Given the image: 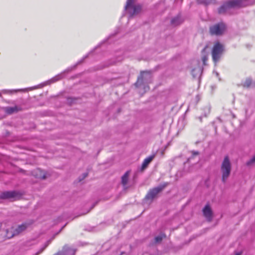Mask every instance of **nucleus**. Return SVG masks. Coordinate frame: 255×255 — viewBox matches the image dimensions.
<instances>
[{
    "mask_svg": "<svg viewBox=\"0 0 255 255\" xmlns=\"http://www.w3.org/2000/svg\"><path fill=\"white\" fill-rule=\"evenodd\" d=\"M221 170L222 174V181L224 182L229 176L231 170V164L228 156H226L222 162Z\"/></svg>",
    "mask_w": 255,
    "mask_h": 255,
    "instance_id": "nucleus-3",
    "label": "nucleus"
},
{
    "mask_svg": "<svg viewBox=\"0 0 255 255\" xmlns=\"http://www.w3.org/2000/svg\"><path fill=\"white\" fill-rule=\"evenodd\" d=\"M224 50V46L220 42H217L214 44L212 49V56L215 63H217L219 61Z\"/></svg>",
    "mask_w": 255,
    "mask_h": 255,
    "instance_id": "nucleus-4",
    "label": "nucleus"
},
{
    "mask_svg": "<svg viewBox=\"0 0 255 255\" xmlns=\"http://www.w3.org/2000/svg\"><path fill=\"white\" fill-rule=\"evenodd\" d=\"M204 216L210 221L212 218V212L211 208L207 205L203 210Z\"/></svg>",
    "mask_w": 255,
    "mask_h": 255,
    "instance_id": "nucleus-11",
    "label": "nucleus"
},
{
    "mask_svg": "<svg viewBox=\"0 0 255 255\" xmlns=\"http://www.w3.org/2000/svg\"><path fill=\"white\" fill-rule=\"evenodd\" d=\"M125 9L130 16H132L137 14L140 11L141 7L140 5L135 3L134 0H127Z\"/></svg>",
    "mask_w": 255,
    "mask_h": 255,
    "instance_id": "nucleus-2",
    "label": "nucleus"
},
{
    "mask_svg": "<svg viewBox=\"0 0 255 255\" xmlns=\"http://www.w3.org/2000/svg\"><path fill=\"white\" fill-rule=\"evenodd\" d=\"M144 89H145V91L148 90H149V87L148 86L145 87H144Z\"/></svg>",
    "mask_w": 255,
    "mask_h": 255,
    "instance_id": "nucleus-27",
    "label": "nucleus"
},
{
    "mask_svg": "<svg viewBox=\"0 0 255 255\" xmlns=\"http://www.w3.org/2000/svg\"><path fill=\"white\" fill-rule=\"evenodd\" d=\"M130 173L129 171H127L122 177V184L125 187L128 181V177Z\"/></svg>",
    "mask_w": 255,
    "mask_h": 255,
    "instance_id": "nucleus-13",
    "label": "nucleus"
},
{
    "mask_svg": "<svg viewBox=\"0 0 255 255\" xmlns=\"http://www.w3.org/2000/svg\"><path fill=\"white\" fill-rule=\"evenodd\" d=\"M216 75H217V76H218V73H216Z\"/></svg>",
    "mask_w": 255,
    "mask_h": 255,
    "instance_id": "nucleus-31",
    "label": "nucleus"
},
{
    "mask_svg": "<svg viewBox=\"0 0 255 255\" xmlns=\"http://www.w3.org/2000/svg\"><path fill=\"white\" fill-rule=\"evenodd\" d=\"M151 75L148 72H142L140 76L138 78L135 84L137 87H140L143 82H146L148 79H150Z\"/></svg>",
    "mask_w": 255,
    "mask_h": 255,
    "instance_id": "nucleus-8",
    "label": "nucleus"
},
{
    "mask_svg": "<svg viewBox=\"0 0 255 255\" xmlns=\"http://www.w3.org/2000/svg\"><path fill=\"white\" fill-rule=\"evenodd\" d=\"M5 112L8 114H11L14 112H17V108L16 107H6L4 108Z\"/></svg>",
    "mask_w": 255,
    "mask_h": 255,
    "instance_id": "nucleus-16",
    "label": "nucleus"
},
{
    "mask_svg": "<svg viewBox=\"0 0 255 255\" xmlns=\"http://www.w3.org/2000/svg\"><path fill=\"white\" fill-rule=\"evenodd\" d=\"M235 255H241V253L240 252L236 253Z\"/></svg>",
    "mask_w": 255,
    "mask_h": 255,
    "instance_id": "nucleus-28",
    "label": "nucleus"
},
{
    "mask_svg": "<svg viewBox=\"0 0 255 255\" xmlns=\"http://www.w3.org/2000/svg\"><path fill=\"white\" fill-rule=\"evenodd\" d=\"M49 243H47L43 247H42L40 250L37 252L35 255H38L39 254H40L47 247V246L48 245Z\"/></svg>",
    "mask_w": 255,
    "mask_h": 255,
    "instance_id": "nucleus-23",
    "label": "nucleus"
},
{
    "mask_svg": "<svg viewBox=\"0 0 255 255\" xmlns=\"http://www.w3.org/2000/svg\"><path fill=\"white\" fill-rule=\"evenodd\" d=\"M18 194L15 191H6L2 193L0 197L1 199H15Z\"/></svg>",
    "mask_w": 255,
    "mask_h": 255,
    "instance_id": "nucleus-9",
    "label": "nucleus"
},
{
    "mask_svg": "<svg viewBox=\"0 0 255 255\" xmlns=\"http://www.w3.org/2000/svg\"><path fill=\"white\" fill-rule=\"evenodd\" d=\"M63 74H64L63 73H61L60 74H58V75L55 76V77H54L53 78H52L50 80H49L47 82H46V83L47 84H50V83H52L55 82H56L57 81H59L60 79L63 78Z\"/></svg>",
    "mask_w": 255,
    "mask_h": 255,
    "instance_id": "nucleus-15",
    "label": "nucleus"
},
{
    "mask_svg": "<svg viewBox=\"0 0 255 255\" xmlns=\"http://www.w3.org/2000/svg\"><path fill=\"white\" fill-rule=\"evenodd\" d=\"M28 227V224L26 223L22 224L19 225L17 228L14 229L13 228L8 230L6 232V237L8 238H10L14 236L17 235L21 233L24 231Z\"/></svg>",
    "mask_w": 255,
    "mask_h": 255,
    "instance_id": "nucleus-7",
    "label": "nucleus"
},
{
    "mask_svg": "<svg viewBox=\"0 0 255 255\" xmlns=\"http://www.w3.org/2000/svg\"><path fill=\"white\" fill-rule=\"evenodd\" d=\"M87 176V173L84 174V178L86 177Z\"/></svg>",
    "mask_w": 255,
    "mask_h": 255,
    "instance_id": "nucleus-29",
    "label": "nucleus"
},
{
    "mask_svg": "<svg viewBox=\"0 0 255 255\" xmlns=\"http://www.w3.org/2000/svg\"><path fill=\"white\" fill-rule=\"evenodd\" d=\"M215 1V0H197L198 3L206 5L214 3Z\"/></svg>",
    "mask_w": 255,
    "mask_h": 255,
    "instance_id": "nucleus-19",
    "label": "nucleus"
},
{
    "mask_svg": "<svg viewBox=\"0 0 255 255\" xmlns=\"http://www.w3.org/2000/svg\"><path fill=\"white\" fill-rule=\"evenodd\" d=\"M249 4V2L247 0H229L225 1L218 8V12L220 14H224L231 8L246 6Z\"/></svg>",
    "mask_w": 255,
    "mask_h": 255,
    "instance_id": "nucleus-1",
    "label": "nucleus"
},
{
    "mask_svg": "<svg viewBox=\"0 0 255 255\" xmlns=\"http://www.w3.org/2000/svg\"><path fill=\"white\" fill-rule=\"evenodd\" d=\"M165 237V235L164 234H160L159 235L155 237L154 241L156 243H159L161 242L162 239Z\"/></svg>",
    "mask_w": 255,
    "mask_h": 255,
    "instance_id": "nucleus-20",
    "label": "nucleus"
},
{
    "mask_svg": "<svg viewBox=\"0 0 255 255\" xmlns=\"http://www.w3.org/2000/svg\"><path fill=\"white\" fill-rule=\"evenodd\" d=\"M166 186V184L162 185L150 189L147 193L145 199L152 202L157 197L158 194L164 189Z\"/></svg>",
    "mask_w": 255,
    "mask_h": 255,
    "instance_id": "nucleus-5",
    "label": "nucleus"
},
{
    "mask_svg": "<svg viewBox=\"0 0 255 255\" xmlns=\"http://www.w3.org/2000/svg\"><path fill=\"white\" fill-rule=\"evenodd\" d=\"M182 22L181 19L179 16H176L173 18L171 21V24L174 25H178Z\"/></svg>",
    "mask_w": 255,
    "mask_h": 255,
    "instance_id": "nucleus-17",
    "label": "nucleus"
},
{
    "mask_svg": "<svg viewBox=\"0 0 255 255\" xmlns=\"http://www.w3.org/2000/svg\"><path fill=\"white\" fill-rule=\"evenodd\" d=\"M76 251L69 247L65 246L62 252L59 253L55 255H74Z\"/></svg>",
    "mask_w": 255,
    "mask_h": 255,
    "instance_id": "nucleus-10",
    "label": "nucleus"
},
{
    "mask_svg": "<svg viewBox=\"0 0 255 255\" xmlns=\"http://www.w3.org/2000/svg\"><path fill=\"white\" fill-rule=\"evenodd\" d=\"M192 153L193 155L194 156V155H198L199 152L198 151H192Z\"/></svg>",
    "mask_w": 255,
    "mask_h": 255,
    "instance_id": "nucleus-26",
    "label": "nucleus"
},
{
    "mask_svg": "<svg viewBox=\"0 0 255 255\" xmlns=\"http://www.w3.org/2000/svg\"><path fill=\"white\" fill-rule=\"evenodd\" d=\"M155 157V155H151L147 158H146L144 160L142 164L141 169L144 170L146 168L148 165L150 163V162Z\"/></svg>",
    "mask_w": 255,
    "mask_h": 255,
    "instance_id": "nucleus-12",
    "label": "nucleus"
},
{
    "mask_svg": "<svg viewBox=\"0 0 255 255\" xmlns=\"http://www.w3.org/2000/svg\"><path fill=\"white\" fill-rule=\"evenodd\" d=\"M202 60H203V64H204V65H205V64H206L205 62H206V61L207 60V56H206V55H204V56H203Z\"/></svg>",
    "mask_w": 255,
    "mask_h": 255,
    "instance_id": "nucleus-24",
    "label": "nucleus"
},
{
    "mask_svg": "<svg viewBox=\"0 0 255 255\" xmlns=\"http://www.w3.org/2000/svg\"><path fill=\"white\" fill-rule=\"evenodd\" d=\"M226 26L223 23H219L210 27L209 32L212 35H220L223 34Z\"/></svg>",
    "mask_w": 255,
    "mask_h": 255,
    "instance_id": "nucleus-6",
    "label": "nucleus"
},
{
    "mask_svg": "<svg viewBox=\"0 0 255 255\" xmlns=\"http://www.w3.org/2000/svg\"><path fill=\"white\" fill-rule=\"evenodd\" d=\"M36 172L37 173H40L39 175L36 174V176H37L38 178L43 179L47 178V174L43 171H42L40 169H37V170H36Z\"/></svg>",
    "mask_w": 255,
    "mask_h": 255,
    "instance_id": "nucleus-18",
    "label": "nucleus"
},
{
    "mask_svg": "<svg viewBox=\"0 0 255 255\" xmlns=\"http://www.w3.org/2000/svg\"><path fill=\"white\" fill-rule=\"evenodd\" d=\"M255 163V155L249 160L246 163L248 166H251Z\"/></svg>",
    "mask_w": 255,
    "mask_h": 255,
    "instance_id": "nucleus-21",
    "label": "nucleus"
},
{
    "mask_svg": "<svg viewBox=\"0 0 255 255\" xmlns=\"http://www.w3.org/2000/svg\"><path fill=\"white\" fill-rule=\"evenodd\" d=\"M206 48V47L204 48V49L203 50V51H202L203 52H204L205 51Z\"/></svg>",
    "mask_w": 255,
    "mask_h": 255,
    "instance_id": "nucleus-30",
    "label": "nucleus"
},
{
    "mask_svg": "<svg viewBox=\"0 0 255 255\" xmlns=\"http://www.w3.org/2000/svg\"><path fill=\"white\" fill-rule=\"evenodd\" d=\"M251 84V81L250 80H247L245 83V86L249 87L250 85Z\"/></svg>",
    "mask_w": 255,
    "mask_h": 255,
    "instance_id": "nucleus-25",
    "label": "nucleus"
},
{
    "mask_svg": "<svg viewBox=\"0 0 255 255\" xmlns=\"http://www.w3.org/2000/svg\"><path fill=\"white\" fill-rule=\"evenodd\" d=\"M202 72V68L200 67H198L192 70V74L193 77H197L201 75Z\"/></svg>",
    "mask_w": 255,
    "mask_h": 255,
    "instance_id": "nucleus-14",
    "label": "nucleus"
},
{
    "mask_svg": "<svg viewBox=\"0 0 255 255\" xmlns=\"http://www.w3.org/2000/svg\"><path fill=\"white\" fill-rule=\"evenodd\" d=\"M25 89H18V90H5L6 92H9L10 93H16L17 91H24Z\"/></svg>",
    "mask_w": 255,
    "mask_h": 255,
    "instance_id": "nucleus-22",
    "label": "nucleus"
}]
</instances>
